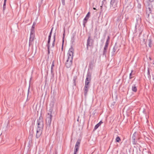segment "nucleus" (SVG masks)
<instances>
[{"mask_svg": "<svg viewBox=\"0 0 154 154\" xmlns=\"http://www.w3.org/2000/svg\"><path fill=\"white\" fill-rule=\"evenodd\" d=\"M103 1H106V0H103Z\"/></svg>", "mask_w": 154, "mask_h": 154, "instance_id": "obj_46", "label": "nucleus"}, {"mask_svg": "<svg viewBox=\"0 0 154 154\" xmlns=\"http://www.w3.org/2000/svg\"><path fill=\"white\" fill-rule=\"evenodd\" d=\"M77 79V77H74L73 81H74V85H75V81Z\"/></svg>", "mask_w": 154, "mask_h": 154, "instance_id": "obj_22", "label": "nucleus"}, {"mask_svg": "<svg viewBox=\"0 0 154 154\" xmlns=\"http://www.w3.org/2000/svg\"><path fill=\"white\" fill-rule=\"evenodd\" d=\"M91 79V74L88 72L86 78L85 79V85L84 88V94L85 96H86L88 90L90 88L89 83Z\"/></svg>", "mask_w": 154, "mask_h": 154, "instance_id": "obj_3", "label": "nucleus"}, {"mask_svg": "<svg viewBox=\"0 0 154 154\" xmlns=\"http://www.w3.org/2000/svg\"><path fill=\"white\" fill-rule=\"evenodd\" d=\"M7 0H4V2H6Z\"/></svg>", "mask_w": 154, "mask_h": 154, "instance_id": "obj_44", "label": "nucleus"}, {"mask_svg": "<svg viewBox=\"0 0 154 154\" xmlns=\"http://www.w3.org/2000/svg\"><path fill=\"white\" fill-rule=\"evenodd\" d=\"M54 66V61H53L52 62V65L51 66V67H53H53Z\"/></svg>", "mask_w": 154, "mask_h": 154, "instance_id": "obj_26", "label": "nucleus"}, {"mask_svg": "<svg viewBox=\"0 0 154 154\" xmlns=\"http://www.w3.org/2000/svg\"><path fill=\"white\" fill-rule=\"evenodd\" d=\"M34 31L32 29L30 32V36L29 40V45H32V42L34 41Z\"/></svg>", "mask_w": 154, "mask_h": 154, "instance_id": "obj_7", "label": "nucleus"}, {"mask_svg": "<svg viewBox=\"0 0 154 154\" xmlns=\"http://www.w3.org/2000/svg\"><path fill=\"white\" fill-rule=\"evenodd\" d=\"M154 8L151 4H149L147 8H146V14L148 17L149 14H152V12L154 10Z\"/></svg>", "mask_w": 154, "mask_h": 154, "instance_id": "obj_5", "label": "nucleus"}, {"mask_svg": "<svg viewBox=\"0 0 154 154\" xmlns=\"http://www.w3.org/2000/svg\"><path fill=\"white\" fill-rule=\"evenodd\" d=\"M109 40L107 39L106 42H107V43H109Z\"/></svg>", "mask_w": 154, "mask_h": 154, "instance_id": "obj_39", "label": "nucleus"}, {"mask_svg": "<svg viewBox=\"0 0 154 154\" xmlns=\"http://www.w3.org/2000/svg\"><path fill=\"white\" fill-rule=\"evenodd\" d=\"M53 28H52V29H51V31L50 32V34H49V35H51L52 33V30H53Z\"/></svg>", "mask_w": 154, "mask_h": 154, "instance_id": "obj_31", "label": "nucleus"}, {"mask_svg": "<svg viewBox=\"0 0 154 154\" xmlns=\"http://www.w3.org/2000/svg\"><path fill=\"white\" fill-rule=\"evenodd\" d=\"M119 0H111L110 2V8L116 10L117 7V4Z\"/></svg>", "mask_w": 154, "mask_h": 154, "instance_id": "obj_4", "label": "nucleus"}, {"mask_svg": "<svg viewBox=\"0 0 154 154\" xmlns=\"http://www.w3.org/2000/svg\"><path fill=\"white\" fill-rule=\"evenodd\" d=\"M91 40L90 36H89L88 37V39L87 40V50L88 49V46H91Z\"/></svg>", "mask_w": 154, "mask_h": 154, "instance_id": "obj_9", "label": "nucleus"}, {"mask_svg": "<svg viewBox=\"0 0 154 154\" xmlns=\"http://www.w3.org/2000/svg\"><path fill=\"white\" fill-rule=\"evenodd\" d=\"M48 53L49 54V53H50V51H49V50L48 49Z\"/></svg>", "mask_w": 154, "mask_h": 154, "instance_id": "obj_42", "label": "nucleus"}, {"mask_svg": "<svg viewBox=\"0 0 154 154\" xmlns=\"http://www.w3.org/2000/svg\"><path fill=\"white\" fill-rule=\"evenodd\" d=\"M43 0H41L42 1Z\"/></svg>", "mask_w": 154, "mask_h": 154, "instance_id": "obj_47", "label": "nucleus"}, {"mask_svg": "<svg viewBox=\"0 0 154 154\" xmlns=\"http://www.w3.org/2000/svg\"><path fill=\"white\" fill-rule=\"evenodd\" d=\"M51 35H49L48 37V39H51Z\"/></svg>", "mask_w": 154, "mask_h": 154, "instance_id": "obj_32", "label": "nucleus"}, {"mask_svg": "<svg viewBox=\"0 0 154 154\" xmlns=\"http://www.w3.org/2000/svg\"><path fill=\"white\" fill-rule=\"evenodd\" d=\"M132 142L133 144L135 145L136 144L137 141L135 140V136L134 134H133L132 137Z\"/></svg>", "mask_w": 154, "mask_h": 154, "instance_id": "obj_11", "label": "nucleus"}, {"mask_svg": "<svg viewBox=\"0 0 154 154\" xmlns=\"http://www.w3.org/2000/svg\"><path fill=\"white\" fill-rule=\"evenodd\" d=\"M109 44V43H107V42H106L105 43V46H106V47H108V45Z\"/></svg>", "mask_w": 154, "mask_h": 154, "instance_id": "obj_27", "label": "nucleus"}, {"mask_svg": "<svg viewBox=\"0 0 154 154\" xmlns=\"http://www.w3.org/2000/svg\"><path fill=\"white\" fill-rule=\"evenodd\" d=\"M107 50H104L103 49V56H105L106 57V53L107 52Z\"/></svg>", "mask_w": 154, "mask_h": 154, "instance_id": "obj_20", "label": "nucleus"}, {"mask_svg": "<svg viewBox=\"0 0 154 154\" xmlns=\"http://www.w3.org/2000/svg\"><path fill=\"white\" fill-rule=\"evenodd\" d=\"M151 42L150 40H149V45H148L149 47H151Z\"/></svg>", "mask_w": 154, "mask_h": 154, "instance_id": "obj_30", "label": "nucleus"}, {"mask_svg": "<svg viewBox=\"0 0 154 154\" xmlns=\"http://www.w3.org/2000/svg\"><path fill=\"white\" fill-rule=\"evenodd\" d=\"M88 19V17H85V18L84 19L83 21V24L84 26H85V24L87 22V21Z\"/></svg>", "mask_w": 154, "mask_h": 154, "instance_id": "obj_15", "label": "nucleus"}, {"mask_svg": "<svg viewBox=\"0 0 154 154\" xmlns=\"http://www.w3.org/2000/svg\"><path fill=\"white\" fill-rule=\"evenodd\" d=\"M116 142H119L121 140L120 137L119 136H117L116 138Z\"/></svg>", "mask_w": 154, "mask_h": 154, "instance_id": "obj_18", "label": "nucleus"}, {"mask_svg": "<svg viewBox=\"0 0 154 154\" xmlns=\"http://www.w3.org/2000/svg\"><path fill=\"white\" fill-rule=\"evenodd\" d=\"M132 71L131 72L130 74V75H129L130 79H131L133 78V77L132 76V75H134V74L132 73Z\"/></svg>", "mask_w": 154, "mask_h": 154, "instance_id": "obj_21", "label": "nucleus"}, {"mask_svg": "<svg viewBox=\"0 0 154 154\" xmlns=\"http://www.w3.org/2000/svg\"><path fill=\"white\" fill-rule=\"evenodd\" d=\"M90 12H88L86 15V17L89 18L90 16Z\"/></svg>", "mask_w": 154, "mask_h": 154, "instance_id": "obj_23", "label": "nucleus"}, {"mask_svg": "<svg viewBox=\"0 0 154 154\" xmlns=\"http://www.w3.org/2000/svg\"><path fill=\"white\" fill-rule=\"evenodd\" d=\"M51 104L52 105V106H53L54 105V103L53 102H51Z\"/></svg>", "mask_w": 154, "mask_h": 154, "instance_id": "obj_33", "label": "nucleus"}, {"mask_svg": "<svg viewBox=\"0 0 154 154\" xmlns=\"http://www.w3.org/2000/svg\"><path fill=\"white\" fill-rule=\"evenodd\" d=\"M32 30H34V27L33 26V25L32 26V29H31V31L32 30Z\"/></svg>", "mask_w": 154, "mask_h": 154, "instance_id": "obj_34", "label": "nucleus"}, {"mask_svg": "<svg viewBox=\"0 0 154 154\" xmlns=\"http://www.w3.org/2000/svg\"><path fill=\"white\" fill-rule=\"evenodd\" d=\"M81 140L80 139H78L76 144L75 146V149L74 151L76 152H77L79 149V147L80 146V143Z\"/></svg>", "mask_w": 154, "mask_h": 154, "instance_id": "obj_8", "label": "nucleus"}, {"mask_svg": "<svg viewBox=\"0 0 154 154\" xmlns=\"http://www.w3.org/2000/svg\"><path fill=\"white\" fill-rule=\"evenodd\" d=\"M107 49H108V47H106V46H104V49H103L104 50H107Z\"/></svg>", "mask_w": 154, "mask_h": 154, "instance_id": "obj_29", "label": "nucleus"}, {"mask_svg": "<svg viewBox=\"0 0 154 154\" xmlns=\"http://www.w3.org/2000/svg\"><path fill=\"white\" fill-rule=\"evenodd\" d=\"M103 123V122L100 121L99 123L97 124L94 127V130H96L98 127L100 125Z\"/></svg>", "mask_w": 154, "mask_h": 154, "instance_id": "obj_12", "label": "nucleus"}, {"mask_svg": "<svg viewBox=\"0 0 154 154\" xmlns=\"http://www.w3.org/2000/svg\"><path fill=\"white\" fill-rule=\"evenodd\" d=\"M55 38H56V35L55 33L54 35V37H53V41L52 43V45L51 46V47L54 48V44H55Z\"/></svg>", "mask_w": 154, "mask_h": 154, "instance_id": "obj_14", "label": "nucleus"}, {"mask_svg": "<svg viewBox=\"0 0 154 154\" xmlns=\"http://www.w3.org/2000/svg\"><path fill=\"white\" fill-rule=\"evenodd\" d=\"M61 2L63 5H65V0H61Z\"/></svg>", "mask_w": 154, "mask_h": 154, "instance_id": "obj_25", "label": "nucleus"}, {"mask_svg": "<svg viewBox=\"0 0 154 154\" xmlns=\"http://www.w3.org/2000/svg\"><path fill=\"white\" fill-rule=\"evenodd\" d=\"M77 152H76L74 151V154H77Z\"/></svg>", "mask_w": 154, "mask_h": 154, "instance_id": "obj_40", "label": "nucleus"}, {"mask_svg": "<svg viewBox=\"0 0 154 154\" xmlns=\"http://www.w3.org/2000/svg\"><path fill=\"white\" fill-rule=\"evenodd\" d=\"M52 117L51 114L48 113L46 120V123L47 125L50 126L51 124V119Z\"/></svg>", "mask_w": 154, "mask_h": 154, "instance_id": "obj_6", "label": "nucleus"}, {"mask_svg": "<svg viewBox=\"0 0 154 154\" xmlns=\"http://www.w3.org/2000/svg\"><path fill=\"white\" fill-rule=\"evenodd\" d=\"M37 127L36 137L39 138L42 134L44 126V122L42 116H40L37 121Z\"/></svg>", "mask_w": 154, "mask_h": 154, "instance_id": "obj_1", "label": "nucleus"}, {"mask_svg": "<svg viewBox=\"0 0 154 154\" xmlns=\"http://www.w3.org/2000/svg\"><path fill=\"white\" fill-rule=\"evenodd\" d=\"M147 77H148V78L149 79H150L151 75H150V72H149V68L148 69V70H147Z\"/></svg>", "mask_w": 154, "mask_h": 154, "instance_id": "obj_16", "label": "nucleus"}, {"mask_svg": "<svg viewBox=\"0 0 154 154\" xmlns=\"http://www.w3.org/2000/svg\"><path fill=\"white\" fill-rule=\"evenodd\" d=\"M34 128L33 127H31L30 128V130L29 131V134L30 135L29 136V137H30L31 138V139H32V138L33 137V134L34 133Z\"/></svg>", "mask_w": 154, "mask_h": 154, "instance_id": "obj_10", "label": "nucleus"}, {"mask_svg": "<svg viewBox=\"0 0 154 154\" xmlns=\"http://www.w3.org/2000/svg\"><path fill=\"white\" fill-rule=\"evenodd\" d=\"M6 2H4V3L3 5V11H4L5 10L6 8Z\"/></svg>", "mask_w": 154, "mask_h": 154, "instance_id": "obj_19", "label": "nucleus"}, {"mask_svg": "<svg viewBox=\"0 0 154 154\" xmlns=\"http://www.w3.org/2000/svg\"><path fill=\"white\" fill-rule=\"evenodd\" d=\"M116 49L115 48V47H114L113 48V52H115L116 51Z\"/></svg>", "mask_w": 154, "mask_h": 154, "instance_id": "obj_28", "label": "nucleus"}, {"mask_svg": "<svg viewBox=\"0 0 154 154\" xmlns=\"http://www.w3.org/2000/svg\"><path fill=\"white\" fill-rule=\"evenodd\" d=\"M53 154H57V152L56 151H55V152Z\"/></svg>", "mask_w": 154, "mask_h": 154, "instance_id": "obj_37", "label": "nucleus"}, {"mask_svg": "<svg viewBox=\"0 0 154 154\" xmlns=\"http://www.w3.org/2000/svg\"><path fill=\"white\" fill-rule=\"evenodd\" d=\"M149 2H153V1H154V0H148Z\"/></svg>", "mask_w": 154, "mask_h": 154, "instance_id": "obj_38", "label": "nucleus"}, {"mask_svg": "<svg viewBox=\"0 0 154 154\" xmlns=\"http://www.w3.org/2000/svg\"><path fill=\"white\" fill-rule=\"evenodd\" d=\"M93 9H94V10H96V8H93Z\"/></svg>", "mask_w": 154, "mask_h": 154, "instance_id": "obj_43", "label": "nucleus"}, {"mask_svg": "<svg viewBox=\"0 0 154 154\" xmlns=\"http://www.w3.org/2000/svg\"><path fill=\"white\" fill-rule=\"evenodd\" d=\"M64 35H65V34L63 33V38H64ZM64 42V39H63V43H62V49H63V46Z\"/></svg>", "mask_w": 154, "mask_h": 154, "instance_id": "obj_24", "label": "nucleus"}, {"mask_svg": "<svg viewBox=\"0 0 154 154\" xmlns=\"http://www.w3.org/2000/svg\"><path fill=\"white\" fill-rule=\"evenodd\" d=\"M102 6H103V5H102L101 6H100V9H102Z\"/></svg>", "mask_w": 154, "mask_h": 154, "instance_id": "obj_41", "label": "nucleus"}, {"mask_svg": "<svg viewBox=\"0 0 154 154\" xmlns=\"http://www.w3.org/2000/svg\"><path fill=\"white\" fill-rule=\"evenodd\" d=\"M51 39H48L47 42V46L48 47V49L49 50V49L50 48V42Z\"/></svg>", "mask_w": 154, "mask_h": 154, "instance_id": "obj_17", "label": "nucleus"}, {"mask_svg": "<svg viewBox=\"0 0 154 154\" xmlns=\"http://www.w3.org/2000/svg\"><path fill=\"white\" fill-rule=\"evenodd\" d=\"M132 90L133 91L135 92H136L137 91V89L135 85H132Z\"/></svg>", "mask_w": 154, "mask_h": 154, "instance_id": "obj_13", "label": "nucleus"}, {"mask_svg": "<svg viewBox=\"0 0 154 154\" xmlns=\"http://www.w3.org/2000/svg\"><path fill=\"white\" fill-rule=\"evenodd\" d=\"M74 49L71 47L69 49L67 53L68 58L65 63L67 68L70 67L72 66L73 57Z\"/></svg>", "mask_w": 154, "mask_h": 154, "instance_id": "obj_2", "label": "nucleus"}, {"mask_svg": "<svg viewBox=\"0 0 154 154\" xmlns=\"http://www.w3.org/2000/svg\"><path fill=\"white\" fill-rule=\"evenodd\" d=\"M110 38L109 36H108V37H107V39L109 40Z\"/></svg>", "mask_w": 154, "mask_h": 154, "instance_id": "obj_36", "label": "nucleus"}, {"mask_svg": "<svg viewBox=\"0 0 154 154\" xmlns=\"http://www.w3.org/2000/svg\"><path fill=\"white\" fill-rule=\"evenodd\" d=\"M53 67H51V73H52L53 72Z\"/></svg>", "mask_w": 154, "mask_h": 154, "instance_id": "obj_35", "label": "nucleus"}, {"mask_svg": "<svg viewBox=\"0 0 154 154\" xmlns=\"http://www.w3.org/2000/svg\"><path fill=\"white\" fill-rule=\"evenodd\" d=\"M29 89H28V91H29Z\"/></svg>", "mask_w": 154, "mask_h": 154, "instance_id": "obj_45", "label": "nucleus"}]
</instances>
